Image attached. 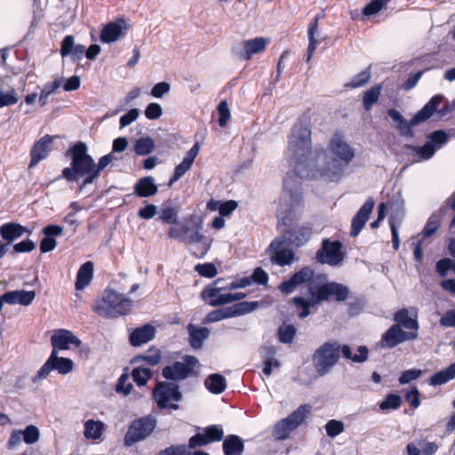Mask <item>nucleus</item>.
<instances>
[{
	"mask_svg": "<svg viewBox=\"0 0 455 455\" xmlns=\"http://www.w3.org/2000/svg\"><path fill=\"white\" fill-rule=\"evenodd\" d=\"M303 208L301 190L292 176L288 174L283 180V189L279 199L276 216L281 225L285 227L284 232L288 234L287 240L293 245H303L311 236V228L302 226L293 228L292 222L301 212Z\"/></svg>",
	"mask_w": 455,
	"mask_h": 455,
	"instance_id": "nucleus-1",
	"label": "nucleus"
},
{
	"mask_svg": "<svg viewBox=\"0 0 455 455\" xmlns=\"http://www.w3.org/2000/svg\"><path fill=\"white\" fill-rule=\"evenodd\" d=\"M311 131L308 125H294L289 136L286 157L293 167L295 175L300 179L316 178L319 152L316 150L315 156H311Z\"/></svg>",
	"mask_w": 455,
	"mask_h": 455,
	"instance_id": "nucleus-2",
	"label": "nucleus"
},
{
	"mask_svg": "<svg viewBox=\"0 0 455 455\" xmlns=\"http://www.w3.org/2000/svg\"><path fill=\"white\" fill-rule=\"evenodd\" d=\"M355 156V151L340 133H335L327 148L317 154L316 177L337 182L344 175L347 165Z\"/></svg>",
	"mask_w": 455,
	"mask_h": 455,
	"instance_id": "nucleus-3",
	"label": "nucleus"
},
{
	"mask_svg": "<svg viewBox=\"0 0 455 455\" xmlns=\"http://www.w3.org/2000/svg\"><path fill=\"white\" fill-rule=\"evenodd\" d=\"M203 220L195 215H189L183 221L171 226L168 236L184 243L191 253L198 258H204L212 247L213 238L202 233Z\"/></svg>",
	"mask_w": 455,
	"mask_h": 455,
	"instance_id": "nucleus-4",
	"label": "nucleus"
},
{
	"mask_svg": "<svg viewBox=\"0 0 455 455\" xmlns=\"http://www.w3.org/2000/svg\"><path fill=\"white\" fill-rule=\"evenodd\" d=\"M67 156L71 157L70 167L62 170L60 178L68 181H77L79 178L84 180L79 189H84L88 185L97 180V172L94 170V160L88 154V148L84 142L79 141L73 145L68 151Z\"/></svg>",
	"mask_w": 455,
	"mask_h": 455,
	"instance_id": "nucleus-5",
	"label": "nucleus"
},
{
	"mask_svg": "<svg viewBox=\"0 0 455 455\" xmlns=\"http://www.w3.org/2000/svg\"><path fill=\"white\" fill-rule=\"evenodd\" d=\"M132 300L114 290H105L100 299L92 306V310L100 315L117 318L128 314L132 307Z\"/></svg>",
	"mask_w": 455,
	"mask_h": 455,
	"instance_id": "nucleus-6",
	"label": "nucleus"
},
{
	"mask_svg": "<svg viewBox=\"0 0 455 455\" xmlns=\"http://www.w3.org/2000/svg\"><path fill=\"white\" fill-rule=\"evenodd\" d=\"M443 100V96L435 95L434 96L424 107L419 111L411 120L407 122L406 119L402 116V114L395 109L391 108L387 111L388 116L396 123V128L400 131V132L404 136L412 137L413 132L411 128L427 119H428L433 113L437 109L439 105Z\"/></svg>",
	"mask_w": 455,
	"mask_h": 455,
	"instance_id": "nucleus-7",
	"label": "nucleus"
},
{
	"mask_svg": "<svg viewBox=\"0 0 455 455\" xmlns=\"http://www.w3.org/2000/svg\"><path fill=\"white\" fill-rule=\"evenodd\" d=\"M342 346L337 340H329L319 346L312 355V362L318 376L329 374L338 363Z\"/></svg>",
	"mask_w": 455,
	"mask_h": 455,
	"instance_id": "nucleus-8",
	"label": "nucleus"
},
{
	"mask_svg": "<svg viewBox=\"0 0 455 455\" xmlns=\"http://www.w3.org/2000/svg\"><path fill=\"white\" fill-rule=\"evenodd\" d=\"M311 407L307 404L300 405L287 418L279 420L274 427L272 435L276 440H285L290 434L300 426L310 413Z\"/></svg>",
	"mask_w": 455,
	"mask_h": 455,
	"instance_id": "nucleus-9",
	"label": "nucleus"
},
{
	"mask_svg": "<svg viewBox=\"0 0 455 455\" xmlns=\"http://www.w3.org/2000/svg\"><path fill=\"white\" fill-rule=\"evenodd\" d=\"M156 420L153 416L141 417L133 420L128 427L124 438V443L127 447L145 440L154 431Z\"/></svg>",
	"mask_w": 455,
	"mask_h": 455,
	"instance_id": "nucleus-10",
	"label": "nucleus"
},
{
	"mask_svg": "<svg viewBox=\"0 0 455 455\" xmlns=\"http://www.w3.org/2000/svg\"><path fill=\"white\" fill-rule=\"evenodd\" d=\"M153 396L160 408L177 410V403L181 400V393L175 383L160 382L153 391Z\"/></svg>",
	"mask_w": 455,
	"mask_h": 455,
	"instance_id": "nucleus-11",
	"label": "nucleus"
},
{
	"mask_svg": "<svg viewBox=\"0 0 455 455\" xmlns=\"http://www.w3.org/2000/svg\"><path fill=\"white\" fill-rule=\"evenodd\" d=\"M73 369L74 363L71 359L60 357L55 350H52L49 358L39 369L37 374L34 377L33 381L36 382L45 379L52 371H57L60 374L66 375L71 372Z\"/></svg>",
	"mask_w": 455,
	"mask_h": 455,
	"instance_id": "nucleus-12",
	"label": "nucleus"
},
{
	"mask_svg": "<svg viewBox=\"0 0 455 455\" xmlns=\"http://www.w3.org/2000/svg\"><path fill=\"white\" fill-rule=\"evenodd\" d=\"M308 299L303 297L293 298L295 307L299 310V316L300 318L307 317L309 314V308L323 300H326L331 297L330 283L323 284L317 288L315 291L312 289Z\"/></svg>",
	"mask_w": 455,
	"mask_h": 455,
	"instance_id": "nucleus-13",
	"label": "nucleus"
},
{
	"mask_svg": "<svg viewBox=\"0 0 455 455\" xmlns=\"http://www.w3.org/2000/svg\"><path fill=\"white\" fill-rule=\"evenodd\" d=\"M199 364V361L193 355H186L184 362H175L162 370V375L166 379L180 381L186 379L192 372V369Z\"/></svg>",
	"mask_w": 455,
	"mask_h": 455,
	"instance_id": "nucleus-14",
	"label": "nucleus"
},
{
	"mask_svg": "<svg viewBox=\"0 0 455 455\" xmlns=\"http://www.w3.org/2000/svg\"><path fill=\"white\" fill-rule=\"evenodd\" d=\"M229 289L228 286L223 285V280L219 278L207 285L201 291V298L212 307H218L229 304Z\"/></svg>",
	"mask_w": 455,
	"mask_h": 455,
	"instance_id": "nucleus-15",
	"label": "nucleus"
},
{
	"mask_svg": "<svg viewBox=\"0 0 455 455\" xmlns=\"http://www.w3.org/2000/svg\"><path fill=\"white\" fill-rule=\"evenodd\" d=\"M342 243L339 241L324 239L321 249L316 252V259L322 264L336 267L344 260V253L341 251Z\"/></svg>",
	"mask_w": 455,
	"mask_h": 455,
	"instance_id": "nucleus-16",
	"label": "nucleus"
},
{
	"mask_svg": "<svg viewBox=\"0 0 455 455\" xmlns=\"http://www.w3.org/2000/svg\"><path fill=\"white\" fill-rule=\"evenodd\" d=\"M430 141L423 147L408 146V148L415 152L416 161L430 159L435 151L447 142V135L443 131H436L429 135Z\"/></svg>",
	"mask_w": 455,
	"mask_h": 455,
	"instance_id": "nucleus-17",
	"label": "nucleus"
},
{
	"mask_svg": "<svg viewBox=\"0 0 455 455\" xmlns=\"http://www.w3.org/2000/svg\"><path fill=\"white\" fill-rule=\"evenodd\" d=\"M416 337V332L404 331L400 326L393 324L383 334L380 343L383 347L393 348L404 341L414 339Z\"/></svg>",
	"mask_w": 455,
	"mask_h": 455,
	"instance_id": "nucleus-18",
	"label": "nucleus"
},
{
	"mask_svg": "<svg viewBox=\"0 0 455 455\" xmlns=\"http://www.w3.org/2000/svg\"><path fill=\"white\" fill-rule=\"evenodd\" d=\"M51 344L52 350L58 353L60 350H68L72 347H79L81 340L72 331L66 329H59L52 336Z\"/></svg>",
	"mask_w": 455,
	"mask_h": 455,
	"instance_id": "nucleus-19",
	"label": "nucleus"
},
{
	"mask_svg": "<svg viewBox=\"0 0 455 455\" xmlns=\"http://www.w3.org/2000/svg\"><path fill=\"white\" fill-rule=\"evenodd\" d=\"M127 30V22L123 18H120L107 23L101 29L100 37L102 43L111 44L125 35Z\"/></svg>",
	"mask_w": 455,
	"mask_h": 455,
	"instance_id": "nucleus-20",
	"label": "nucleus"
},
{
	"mask_svg": "<svg viewBox=\"0 0 455 455\" xmlns=\"http://www.w3.org/2000/svg\"><path fill=\"white\" fill-rule=\"evenodd\" d=\"M270 40L266 37H255L244 40L241 43L242 50L239 52V57L242 60H249L253 55L265 51Z\"/></svg>",
	"mask_w": 455,
	"mask_h": 455,
	"instance_id": "nucleus-21",
	"label": "nucleus"
},
{
	"mask_svg": "<svg viewBox=\"0 0 455 455\" xmlns=\"http://www.w3.org/2000/svg\"><path fill=\"white\" fill-rule=\"evenodd\" d=\"M374 207V201L371 198L368 199L363 206L359 209L357 213L354 216L351 222L350 235L355 237L363 228L365 223L369 220L370 214L371 213Z\"/></svg>",
	"mask_w": 455,
	"mask_h": 455,
	"instance_id": "nucleus-22",
	"label": "nucleus"
},
{
	"mask_svg": "<svg viewBox=\"0 0 455 455\" xmlns=\"http://www.w3.org/2000/svg\"><path fill=\"white\" fill-rule=\"evenodd\" d=\"M200 150L199 144L196 142L188 151L182 162L175 167L173 176L169 180V187L177 182L192 166L196 157L198 156Z\"/></svg>",
	"mask_w": 455,
	"mask_h": 455,
	"instance_id": "nucleus-23",
	"label": "nucleus"
},
{
	"mask_svg": "<svg viewBox=\"0 0 455 455\" xmlns=\"http://www.w3.org/2000/svg\"><path fill=\"white\" fill-rule=\"evenodd\" d=\"M283 240L275 239L270 245L269 250L274 252L271 256V262L279 266L290 265L294 260V253L288 249H282Z\"/></svg>",
	"mask_w": 455,
	"mask_h": 455,
	"instance_id": "nucleus-24",
	"label": "nucleus"
},
{
	"mask_svg": "<svg viewBox=\"0 0 455 455\" xmlns=\"http://www.w3.org/2000/svg\"><path fill=\"white\" fill-rule=\"evenodd\" d=\"M54 137L45 135L36 141L31 149V160L29 168L36 166L40 161L46 158L51 151V146Z\"/></svg>",
	"mask_w": 455,
	"mask_h": 455,
	"instance_id": "nucleus-25",
	"label": "nucleus"
},
{
	"mask_svg": "<svg viewBox=\"0 0 455 455\" xmlns=\"http://www.w3.org/2000/svg\"><path fill=\"white\" fill-rule=\"evenodd\" d=\"M27 232L31 234V231H28L25 227L16 222L5 223L0 227V235L6 242L7 247Z\"/></svg>",
	"mask_w": 455,
	"mask_h": 455,
	"instance_id": "nucleus-26",
	"label": "nucleus"
},
{
	"mask_svg": "<svg viewBox=\"0 0 455 455\" xmlns=\"http://www.w3.org/2000/svg\"><path fill=\"white\" fill-rule=\"evenodd\" d=\"M36 292L34 291H12L4 294V302L10 305L20 304L23 306L30 305L35 299Z\"/></svg>",
	"mask_w": 455,
	"mask_h": 455,
	"instance_id": "nucleus-27",
	"label": "nucleus"
},
{
	"mask_svg": "<svg viewBox=\"0 0 455 455\" xmlns=\"http://www.w3.org/2000/svg\"><path fill=\"white\" fill-rule=\"evenodd\" d=\"M84 53V46L82 44H75V38L73 36H66L60 47V54L62 57L68 55L72 56L74 60H80Z\"/></svg>",
	"mask_w": 455,
	"mask_h": 455,
	"instance_id": "nucleus-28",
	"label": "nucleus"
},
{
	"mask_svg": "<svg viewBox=\"0 0 455 455\" xmlns=\"http://www.w3.org/2000/svg\"><path fill=\"white\" fill-rule=\"evenodd\" d=\"M134 194L140 197H150L158 191V187L151 176L140 179L133 187Z\"/></svg>",
	"mask_w": 455,
	"mask_h": 455,
	"instance_id": "nucleus-29",
	"label": "nucleus"
},
{
	"mask_svg": "<svg viewBox=\"0 0 455 455\" xmlns=\"http://www.w3.org/2000/svg\"><path fill=\"white\" fill-rule=\"evenodd\" d=\"M156 330L150 324L135 329L130 335V342L132 346L138 347L148 343L155 337Z\"/></svg>",
	"mask_w": 455,
	"mask_h": 455,
	"instance_id": "nucleus-30",
	"label": "nucleus"
},
{
	"mask_svg": "<svg viewBox=\"0 0 455 455\" xmlns=\"http://www.w3.org/2000/svg\"><path fill=\"white\" fill-rule=\"evenodd\" d=\"M92 275L93 264L92 261H86L80 267L77 272L76 289L81 291L87 287L92 282Z\"/></svg>",
	"mask_w": 455,
	"mask_h": 455,
	"instance_id": "nucleus-31",
	"label": "nucleus"
},
{
	"mask_svg": "<svg viewBox=\"0 0 455 455\" xmlns=\"http://www.w3.org/2000/svg\"><path fill=\"white\" fill-rule=\"evenodd\" d=\"M222 446L225 455H242L244 449L243 439L235 435H228Z\"/></svg>",
	"mask_w": 455,
	"mask_h": 455,
	"instance_id": "nucleus-32",
	"label": "nucleus"
},
{
	"mask_svg": "<svg viewBox=\"0 0 455 455\" xmlns=\"http://www.w3.org/2000/svg\"><path fill=\"white\" fill-rule=\"evenodd\" d=\"M204 386L211 393L220 395L225 391L227 381L221 374L213 373L204 379Z\"/></svg>",
	"mask_w": 455,
	"mask_h": 455,
	"instance_id": "nucleus-33",
	"label": "nucleus"
},
{
	"mask_svg": "<svg viewBox=\"0 0 455 455\" xmlns=\"http://www.w3.org/2000/svg\"><path fill=\"white\" fill-rule=\"evenodd\" d=\"M394 320L396 323L395 325L403 327L408 330H412V332H416L419 329V324L416 319L411 318L408 315V310L405 308L396 311L394 315Z\"/></svg>",
	"mask_w": 455,
	"mask_h": 455,
	"instance_id": "nucleus-34",
	"label": "nucleus"
},
{
	"mask_svg": "<svg viewBox=\"0 0 455 455\" xmlns=\"http://www.w3.org/2000/svg\"><path fill=\"white\" fill-rule=\"evenodd\" d=\"M105 429V425L100 420L89 419L84 423V435L86 439L99 440Z\"/></svg>",
	"mask_w": 455,
	"mask_h": 455,
	"instance_id": "nucleus-35",
	"label": "nucleus"
},
{
	"mask_svg": "<svg viewBox=\"0 0 455 455\" xmlns=\"http://www.w3.org/2000/svg\"><path fill=\"white\" fill-rule=\"evenodd\" d=\"M160 351L156 348H150L146 354L134 357L132 362L140 366L145 367L146 365L155 366L160 362Z\"/></svg>",
	"mask_w": 455,
	"mask_h": 455,
	"instance_id": "nucleus-36",
	"label": "nucleus"
},
{
	"mask_svg": "<svg viewBox=\"0 0 455 455\" xmlns=\"http://www.w3.org/2000/svg\"><path fill=\"white\" fill-rule=\"evenodd\" d=\"M188 331L190 346L195 349L202 347L204 340L208 338L210 333L206 328H196L193 325L188 326Z\"/></svg>",
	"mask_w": 455,
	"mask_h": 455,
	"instance_id": "nucleus-37",
	"label": "nucleus"
},
{
	"mask_svg": "<svg viewBox=\"0 0 455 455\" xmlns=\"http://www.w3.org/2000/svg\"><path fill=\"white\" fill-rule=\"evenodd\" d=\"M341 354L347 359L353 361L354 363H363L368 359L369 350L365 346H360L357 349V353L353 354L348 345H342Z\"/></svg>",
	"mask_w": 455,
	"mask_h": 455,
	"instance_id": "nucleus-38",
	"label": "nucleus"
},
{
	"mask_svg": "<svg viewBox=\"0 0 455 455\" xmlns=\"http://www.w3.org/2000/svg\"><path fill=\"white\" fill-rule=\"evenodd\" d=\"M318 21H319V17L318 16L315 17L313 22L310 24L308 30H307L309 44L307 47V59H306L307 62L310 61L317 45L320 43V40L315 38V34L318 31Z\"/></svg>",
	"mask_w": 455,
	"mask_h": 455,
	"instance_id": "nucleus-39",
	"label": "nucleus"
},
{
	"mask_svg": "<svg viewBox=\"0 0 455 455\" xmlns=\"http://www.w3.org/2000/svg\"><path fill=\"white\" fill-rule=\"evenodd\" d=\"M455 378V363H451L445 370L435 373L429 381L432 386H438L448 382Z\"/></svg>",
	"mask_w": 455,
	"mask_h": 455,
	"instance_id": "nucleus-40",
	"label": "nucleus"
},
{
	"mask_svg": "<svg viewBox=\"0 0 455 455\" xmlns=\"http://www.w3.org/2000/svg\"><path fill=\"white\" fill-rule=\"evenodd\" d=\"M444 212H445V209L442 208V209H440V211L438 212H435L429 217V219L422 231V235L424 237H430L436 232V230L438 229L439 226H440V221H441L442 216L444 214Z\"/></svg>",
	"mask_w": 455,
	"mask_h": 455,
	"instance_id": "nucleus-41",
	"label": "nucleus"
},
{
	"mask_svg": "<svg viewBox=\"0 0 455 455\" xmlns=\"http://www.w3.org/2000/svg\"><path fill=\"white\" fill-rule=\"evenodd\" d=\"M153 376V371L147 367L136 366L133 368L132 371V377L133 381L138 386H145L148 379H150Z\"/></svg>",
	"mask_w": 455,
	"mask_h": 455,
	"instance_id": "nucleus-42",
	"label": "nucleus"
},
{
	"mask_svg": "<svg viewBox=\"0 0 455 455\" xmlns=\"http://www.w3.org/2000/svg\"><path fill=\"white\" fill-rule=\"evenodd\" d=\"M381 86L377 85L364 92L363 96V105L365 110H370L378 101L380 95Z\"/></svg>",
	"mask_w": 455,
	"mask_h": 455,
	"instance_id": "nucleus-43",
	"label": "nucleus"
},
{
	"mask_svg": "<svg viewBox=\"0 0 455 455\" xmlns=\"http://www.w3.org/2000/svg\"><path fill=\"white\" fill-rule=\"evenodd\" d=\"M155 143L150 137H142L136 140L134 150L137 155L146 156L153 152Z\"/></svg>",
	"mask_w": 455,
	"mask_h": 455,
	"instance_id": "nucleus-44",
	"label": "nucleus"
},
{
	"mask_svg": "<svg viewBox=\"0 0 455 455\" xmlns=\"http://www.w3.org/2000/svg\"><path fill=\"white\" fill-rule=\"evenodd\" d=\"M234 316L232 308H220L211 311L204 318V323H215L228 317Z\"/></svg>",
	"mask_w": 455,
	"mask_h": 455,
	"instance_id": "nucleus-45",
	"label": "nucleus"
},
{
	"mask_svg": "<svg viewBox=\"0 0 455 455\" xmlns=\"http://www.w3.org/2000/svg\"><path fill=\"white\" fill-rule=\"evenodd\" d=\"M61 84V79L57 78L52 83H47L44 84V88L41 91V94L39 96V102L42 106H44L48 101V97L55 92Z\"/></svg>",
	"mask_w": 455,
	"mask_h": 455,
	"instance_id": "nucleus-46",
	"label": "nucleus"
},
{
	"mask_svg": "<svg viewBox=\"0 0 455 455\" xmlns=\"http://www.w3.org/2000/svg\"><path fill=\"white\" fill-rule=\"evenodd\" d=\"M159 220L164 223L175 226L180 222L178 220V210L172 206H165L161 210Z\"/></svg>",
	"mask_w": 455,
	"mask_h": 455,
	"instance_id": "nucleus-47",
	"label": "nucleus"
},
{
	"mask_svg": "<svg viewBox=\"0 0 455 455\" xmlns=\"http://www.w3.org/2000/svg\"><path fill=\"white\" fill-rule=\"evenodd\" d=\"M296 333V328L291 324H283L278 329L279 340L282 343L290 344L292 342Z\"/></svg>",
	"mask_w": 455,
	"mask_h": 455,
	"instance_id": "nucleus-48",
	"label": "nucleus"
},
{
	"mask_svg": "<svg viewBox=\"0 0 455 455\" xmlns=\"http://www.w3.org/2000/svg\"><path fill=\"white\" fill-rule=\"evenodd\" d=\"M401 396L395 394H388L384 401L379 403L381 411L396 410L401 406Z\"/></svg>",
	"mask_w": 455,
	"mask_h": 455,
	"instance_id": "nucleus-49",
	"label": "nucleus"
},
{
	"mask_svg": "<svg viewBox=\"0 0 455 455\" xmlns=\"http://www.w3.org/2000/svg\"><path fill=\"white\" fill-rule=\"evenodd\" d=\"M371 78V72L369 69H365L361 73L355 76L346 86L350 88H358L365 85Z\"/></svg>",
	"mask_w": 455,
	"mask_h": 455,
	"instance_id": "nucleus-50",
	"label": "nucleus"
},
{
	"mask_svg": "<svg viewBox=\"0 0 455 455\" xmlns=\"http://www.w3.org/2000/svg\"><path fill=\"white\" fill-rule=\"evenodd\" d=\"M204 432L209 443L212 442H219L222 440L224 436L223 429L217 425L205 427Z\"/></svg>",
	"mask_w": 455,
	"mask_h": 455,
	"instance_id": "nucleus-51",
	"label": "nucleus"
},
{
	"mask_svg": "<svg viewBox=\"0 0 455 455\" xmlns=\"http://www.w3.org/2000/svg\"><path fill=\"white\" fill-rule=\"evenodd\" d=\"M326 434L330 437H336L344 431V423L340 420L331 419L325 424Z\"/></svg>",
	"mask_w": 455,
	"mask_h": 455,
	"instance_id": "nucleus-52",
	"label": "nucleus"
},
{
	"mask_svg": "<svg viewBox=\"0 0 455 455\" xmlns=\"http://www.w3.org/2000/svg\"><path fill=\"white\" fill-rule=\"evenodd\" d=\"M314 275V271L312 268L308 267H305L301 268L299 271L295 273L291 278L295 281L296 284L299 286L302 283L309 282Z\"/></svg>",
	"mask_w": 455,
	"mask_h": 455,
	"instance_id": "nucleus-53",
	"label": "nucleus"
},
{
	"mask_svg": "<svg viewBox=\"0 0 455 455\" xmlns=\"http://www.w3.org/2000/svg\"><path fill=\"white\" fill-rule=\"evenodd\" d=\"M331 296H334L336 300L344 301L348 296V289L343 284L330 283Z\"/></svg>",
	"mask_w": 455,
	"mask_h": 455,
	"instance_id": "nucleus-54",
	"label": "nucleus"
},
{
	"mask_svg": "<svg viewBox=\"0 0 455 455\" xmlns=\"http://www.w3.org/2000/svg\"><path fill=\"white\" fill-rule=\"evenodd\" d=\"M23 432V440L28 444H33L36 443L40 436L39 429L34 426H28Z\"/></svg>",
	"mask_w": 455,
	"mask_h": 455,
	"instance_id": "nucleus-55",
	"label": "nucleus"
},
{
	"mask_svg": "<svg viewBox=\"0 0 455 455\" xmlns=\"http://www.w3.org/2000/svg\"><path fill=\"white\" fill-rule=\"evenodd\" d=\"M258 307V302H239L235 304L232 308L234 316L236 315H243L255 310Z\"/></svg>",
	"mask_w": 455,
	"mask_h": 455,
	"instance_id": "nucleus-56",
	"label": "nucleus"
},
{
	"mask_svg": "<svg viewBox=\"0 0 455 455\" xmlns=\"http://www.w3.org/2000/svg\"><path fill=\"white\" fill-rule=\"evenodd\" d=\"M195 269L200 275L208 278H212L218 274L217 268L212 263L197 264Z\"/></svg>",
	"mask_w": 455,
	"mask_h": 455,
	"instance_id": "nucleus-57",
	"label": "nucleus"
},
{
	"mask_svg": "<svg viewBox=\"0 0 455 455\" xmlns=\"http://www.w3.org/2000/svg\"><path fill=\"white\" fill-rule=\"evenodd\" d=\"M18 95L14 90L4 92L0 90V108L13 105L18 102Z\"/></svg>",
	"mask_w": 455,
	"mask_h": 455,
	"instance_id": "nucleus-58",
	"label": "nucleus"
},
{
	"mask_svg": "<svg viewBox=\"0 0 455 455\" xmlns=\"http://www.w3.org/2000/svg\"><path fill=\"white\" fill-rule=\"evenodd\" d=\"M217 109H218V113L220 116L219 124L220 127H225L228 124V121L230 119V116H231L229 108H228L227 101H225V100L220 101Z\"/></svg>",
	"mask_w": 455,
	"mask_h": 455,
	"instance_id": "nucleus-59",
	"label": "nucleus"
},
{
	"mask_svg": "<svg viewBox=\"0 0 455 455\" xmlns=\"http://www.w3.org/2000/svg\"><path fill=\"white\" fill-rule=\"evenodd\" d=\"M116 160H118V158L113 153H109L100 157L98 164L94 162V170L97 172V179L100 177L101 171H103L113 161Z\"/></svg>",
	"mask_w": 455,
	"mask_h": 455,
	"instance_id": "nucleus-60",
	"label": "nucleus"
},
{
	"mask_svg": "<svg viewBox=\"0 0 455 455\" xmlns=\"http://www.w3.org/2000/svg\"><path fill=\"white\" fill-rule=\"evenodd\" d=\"M162 114V107L160 104L156 102L149 103L145 109V116L149 120L158 119Z\"/></svg>",
	"mask_w": 455,
	"mask_h": 455,
	"instance_id": "nucleus-61",
	"label": "nucleus"
},
{
	"mask_svg": "<svg viewBox=\"0 0 455 455\" xmlns=\"http://www.w3.org/2000/svg\"><path fill=\"white\" fill-rule=\"evenodd\" d=\"M171 90V85L167 82H160L153 86L150 94L156 99H161L164 94L168 93Z\"/></svg>",
	"mask_w": 455,
	"mask_h": 455,
	"instance_id": "nucleus-62",
	"label": "nucleus"
},
{
	"mask_svg": "<svg viewBox=\"0 0 455 455\" xmlns=\"http://www.w3.org/2000/svg\"><path fill=\"white\" fill-rule=\"evenodd\" d=\"M384 0H371L363 9V13L366 16L379 12L385 6Z\"/></svg>",
	"mask_w": 455,
	"mask_h": 455,
	"instance_id": "nucleus-63",
	"label": "nucleus"
},
{
	"mask_svg": "<svg viewBox=\"0 0 455 455\" xmlns=\"http://www.w3.org/2000/svg\"><path fill=\"white\" fill-rule=\"evenodd\" d=\"M443 327H455V308L446 311L439 320Z\"/></svg>",
	"mask_w": 455,
	"mask_h": 455,
	"instance_id": "nucleus-64",
	"label": "nucleus"
}]
</instances>
